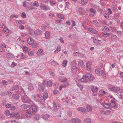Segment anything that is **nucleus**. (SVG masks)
Instances as JSON below:
<instances>
[{
	"instance_id": "obj_1",
	"label": "nucleus",
	"mask_w": 123,
	"mask_h": 123,
	"mask_svg": "<svg viewBox=\"0 0 123 123\" xmlns=\"http://www.w3.org/2000/svg\"><path fill=\"white\" fill-rule=\"evenodd\" d=\"M94 79V77L91 74L87 73L85 75H83L80 81L82 82H86L88 81H92Z\"/></svg>"
},
{
	"instance_id": "obj_2",
	"label": "nucleus",
	"mask_w": 123,
	"mask_h": 123,
	"mask_svg": "<svg viewBox=\"0 0 123 123\" xmlns=\"http://www.w3.org/2000/svg\"><path fill=\"white\" fill-rule=\"evenodd\" d=\"M38 109V106L36 105L33 104L32 105L30 108V110L33 114L35 113L37 111V110Z\"/></svg>"
},
{
	"instance_id": "obj_3",
	"label": "nucleus",
	"mask_w": 123,
	"mask_h": 123,
	"mask_svg": "<svg viewBox=\"0 0 123 123\" xmlns=\"http://www.w3.org/2000/svg\"><path fill=\"white\" fill-rule=\"evenodd\" d=\"M21 99L22 101L24 103H29L30 102L29 98L26 95H25L22 96Z\"/></svg>"
},
{
	"instance_id": "obj_4",
	"label": "nucleus",
	"mask_w": 123,
	"mask_h": 123,
	"mask_svg": "<svg viewBox=\"0 0 123 123\" xmlns=\"http://www.w3.org/2000/svg\"><path fill=\"white\" fill-rule=\"evenodd\" d=\"M40 6L41 9L44 11H48L50 10L48 6L44 5L42 2L40 3Z\"/></svg>"
},
{
	"instance_id": "obj_5",
	"label": "nucleus",
	"mask_w": 123,
	"mask_h": 123,
	"mask_svg": "<svg viewBox=\"0 0 123 123\" xmlns=\"http://www.w3.org/2000/svg\"><path fill=\"white\" fill-rule=\"evenodd\" d=\"M89 11L90 12L89 15L92 17H93L95 13L96 12V11L92 8H91L90 9Z\"/></svg>"
},
{
	"instance_id": "obj_6",
	"label": "nucleus",
	"mask_w": 123,
	"mask_h": 123,
	"mask_svg": "<svg viewBox=\"0 0 123 123\" xmlns=\"http://www.w3.org/2000/svg\"><path fill=\"white\" fill-rule=\"evenodd\" d=\"M19 116V114L17 113H11L10 115L11 117H15L16 118H18Z\"/></svg>"
},
{
	"instance_id": "obj_7",
	"label": "nucleus",
	"mask_w": 123,
	"mask_h": 123,
	"mask_svg": "<svg viewBox=\"0 0 123 123\" xmlns=\"http://www.w3.org/2000/svg\"><path fill=\"white\" fill-rule=\"evenodd\" d=\"M78 110L82 112L85 113H86L87 112L86 109L84 107H80L77 109Z\"/></svg>"
},
{
	"instance_id": "obj_8",
	"label": "nucleus",
	"mask_w": 123,
	"mask_h": 123,
	"mask_svg": "<svg viewBox=\"0 0 123 123\" xmlns=\"http://www.w3.org/2000/svg\"><path fill=\"white\" fill-rule=\"evenodd\" d=\"M72 122L73 123H80L81 121L79 119L74 118L72 119Z\"/></svg>"
},
{
	"instance_id": "obj_9",
	"label": "nucleus",
	"mask_w": 123,
	"mask_h": 123,
	"mask_svg": "<svg viewBox=\"0 0 123 123\" xmlns=\"http://www.w3.org/2000/svg\"><path fill=\"white\" fill-rule=\"evenodd\" d=\"M120 89V88L118 87H113L112 88H111L110 90L111 91L116 92L119 91Z\"/></svg>"
},
{
	"instance_id": "obj_10",
	"label": "nucleus",
	"mask_w": 123,
	"mask_h": 123,
	"mask_svg": "<svg viewBox=\"0 0 123 123\" xmlns=\"http://www.w3.org/2000/svg\"><path fill=\"white\" fill-rule=\"evenodd\" d=\"M91 62L89 61H88L86 64V69L87 70H89L91 68Z\"/></svg>"
},
{
	"instance_id": "obj_11",
	"label": "nucleus",
	"mask_w": 123,
	"mask_h": 123,
	"mask_svg": "<svg viewBox=\"0 0 123 123\" xmlns=\"http://www.w3.org/2000/svg\"><path fill=\"white\" fill-rule=\"evenodd\" d=\"M88 30L89 31H90L91 32L94 34H98V31L95 30L94 29L89 28H88Z\"/></svg>"
},
{
	"instance_id": "obj_12",
	"label": "nucleus",
	"mask_w": 123,
	"mask_h": 123,
	"mask_svg": "<svg viewBox=\"0 0 123 123\" xmlns=\"http://www.w3.org/2000/svg\"><path fill=\"white\" fill-rule=\"evenodd\" d=\"M33 118L37 120H38L40 118V116L38 114H36L33 116Z\"/></svg>"
},
{
	"instance_id": "obj_13",
	"label": "nucleus",
	"mask_w": 123,
	"mask_h": 123,
	"mask_svg": "<svg viewBox=\"0 0 123 123\" xmlns=\"http://www.w3.org/2000/svg\"><path fill=\"white\" fill-rule=\"evenodd\" d=\"M86 108L88 111L90 112H92V106L89 105H87L86 106Z\"/></svg>"
},
{
	"instance_id": "obj_14",
	"label": "nucleus",
	"mask_w": 123,
	"mask_h": 123,
	"mask_svg": "<svg viewBox=\"0 0 123 123\" xmlns=\"http://www.w3.org/2000/svg\"><path fill=\"white\" fill-rule=\"evenodd\" d=\"M91 89L93 92H95L97 90V87L96 86H92L91 88Z\"/></svg>"
},
{
	"instance_id": "obj_15",
	"label": "nucleus",
	"mask_w": 123,
	"mask_h": 123,
	"mask_svg": "<svg viewBox=\"0 0 123 123\" xmlns=\"http://www.w3.org/2000/svg\"><path fill=\"white\" fill-rule=\"evenodd\" d=\"M27 42L29 44H31L33 43L34 41L32 38L29 37L27 39Z\"/></svg>"
},
{
	"instance_id": "obj_16",
	"label": "nucleus",
	"mask_w": 123,
	"mask_h": 123,
	"mask_svg": "<svg viewBox=\"0 0 123 123\" xmlns=\"http://www.w3.org/2000/svg\"><path fill=\"white\" fill-rule=\"evenodd\" d=\"M45 38L47 39H48L50 37V33L48 31H46L45 33Z\"/></svg>"
},
{
	"instance_id": "obj_17",
	"label": "nucleus",
	"mask_w": 123,
	"mask_h": 123,
	"mask_svg": "<svg viewBox=\"0 0 123 123\" xmlns=\"http://www.w3.org/2000/svg\"><path fill=\"white\" fill-rule=\"evenodd\" d=\"M79 65L81 67L83 68L85 67V65L83 62L81 61H80L78 62Z\"/></svg>"
},
{
	"instance_id": "obj_18",
	"label": "nucleus",
	"mask_w": 123,
	"mask_h": 123,
	"mask_svg": "<svg viewBox=\"0 0 123 123\" xmlns=\"http://www.w3.org/2000/svg\"><path fill=\"white\" fill-rule=\"evenodd\" d=\"M31 114L30 111H28L26 112L25 113V116L27 118H29L31 117Z\"/></svg>"
},
{
	"instance_id": "obj_19",
	"label": "nucleus",
	"mask_w": 123,
	"mask_h": 123,
	"mask_svg": "<svg viewBox=\"0 0 123 123\" xmlns=\"http://www.w3.org/2000/svg\"><path fill=\"white\" fill-rule=\"evenodd\" d=\"M42 33V31L39 30H36L34 32L35 34L37 35H39Z\"/></svg>"
},
{
	"instance_id": "obj_20",
	"label": "nucleus",
	"mask_w": 123,
	"mask_h": 123,
	"mask_svg": "<svg viewBox=\"0 0 123 123\" xmlns=\"http://www.w3.org/2000/svg\"><path fill=\"white\" fill-rule=\"evenodd\" d=\"M45 99L43 97H40L39 98L38 102L41 104H43L44 102Z\"/></svg>"
},
{
	"instance_id": "obj_21",
	"label": "nucleus",
	"mask_w": 123,
	"mask_h": 123,
	"mask_svg": "<svg viewBox=\"0 0 123 123\" xmlns=\"http://www.w3.org/2000/svg\"><path fill=\"white\" fill-rule=\"evenodd\" d=\"M102 31H110V29L108 27L105 26L103 27L102 28Z\"/></svg>"
},
{
	"instance_id": "obj_22",
	"label": "nucleus",
	"mask_w": 123,
	"mask_h": 123,
	"mask_svg": "<svg viewBox=\"0 0 123 123\" xmlns=\"http://www.w3.org/2000/svg\"><path fill=\"white\" fill-rule=\"evenodd\" d=\"M91 120L90 118H86L84 120V123H91Z\"/></svg>"
},
{
	"instance_id": "obj_23",
	"label": "nucleus",
	"mask_w": 123,
	"mask_h": 123,
	"mask_svg": "<svg viewBox=\"0 0 123 123\" xmlns=\"http://www.w3.org/2000/svg\"><path fill=\"white\" fill-rule=\"evenodd\" d=\"M92 23L95 26L98 27L99 26V24L96 20H93L92 21Z\"/></svg>"
},
{
	"instance_id": "obj_24",
	"label": "nucleus",
	"mask_w": 123,
	"mask_h": 123,
	"mask_svg": "<svg viewBox=\"0 0 123 123\" xmlns=\"http://www.w3.org/2000/svg\"><path fill=\"white\" fill-rule=\"evenodd\" d=\"M18 85H14L11 88L12 91L16 90L18 88Z\"/></svg>"
},
{
	"instance_id": "obj_25",
	"label": "nucleus",
	"mask_w": 123,
	"mask_h": 123,
	"mask_svg": "<svg viewBox=\"0 0 123 123\" xmlns=\"http://www.w3.org/2000/svg\"><path fill=\"white\" fill-rule=\"evenodd\" d=\"M29 107V105L26 104H23L21 105V107L24 109H26Z\"/></svg>"
},
{
	"instance_id": "obj_26",
	"label": "nucleus",
	"mask_w": 123,
	"mask_h": 123,
	"mask_svg": "<svg viewBox=\"0 0 123 123\" xmlns=\"http://www.w3.org/2000/svg\"><path fill=\"white\" fill-rule=\"evenodd\" d=\"M87 2V0H81V4L82 5H84L86 4Z\"/></svg>"
},
{
	"instance_id": "obj_27",
	"label": "nucleus",
	"mask_w": 123,
	"mask_h": 123,
	"mask_svg": "<svg viewBox=\"0 0 123 123\" xmlns=\"http://www.w3.org/2000/svg\"><path fill=\"white\" fill-rule=\"evenodd\" d=\"M51 6L55 5V0H51L49 2Z\"/></svg>"
},
{
	"instance_id": "obj_28",
	"label": "nucleus",
	"mask_w": 123,
	"mask_h": 123,
	"mask_svg": "<svg viewBox=\"0 0 123 123\" xmlns=\"http://www.w3.org/2000/svg\"><path fill=\"white\" fill-rule=\"evenodd\" d=\"M77 68L75 66H73L71 69V71L73 72H74L76 71Z\"/></svg>"
},
{
	"instance_id": "obj_29",
	"label": "nucleus",
	"mask_w": 123,
	"mask_h": 123,
	"mask_svg": "<svg viewBox=\"0 0 123 123\" xmlns=\"http://www.w3.org/2000/svg\"><path fill=\"white\" fill-rule=\"evenodd\" d=\"M12 97L14 99H18L19 98V96L18 94H13L12 96Z\"/></svg>"
},
{
	"instance_id": "obj_30",
	"label": "nucleus",
	"mask_w": 123,
	"mask_h": 123,
	"mask_svg": "<svg viewBox=\"0 0 123 123\" xmlns=\"http://www.w3.org/2000/svg\"><path fill=\"white\" fill-rule=\"evenodd\" d=\"M45 87V86H44L42 85H40L39 86V88L41 91H44V88Z\"/></svg>"
},
{
	"instance_id": "obj_31",
	"label": "nucleus",
	"mask_w": 123,
	"mask_h": 123,
	"mask_svg": "<svg viewBox=\"0 0 123 123\" xmlns=\"http://www.w3.org/2000/svg\"><path fill=\"white\" fill-rule=\"evenodd\" d=\"M48 97V93L46 92H44L43 94V98L44 99H46Z\"/></svg>"
},
{
	"instance_id": "obj_32",
	"label": "nucleus",
	"mask_w": 123,
	"mask_h": 123,
	"mask_svg": "<svg viewBox=\"0 0 123 123\" xmlns=\"http://www.w3.org/2000/svg\"><path fill=\"white\" fill-rule=\"evenodd\" d=\"M3 31V32L6 33H9V31L7 27H5L4 28Z\"/></svg>"
},
{
	"instance_id": "obj_33",
	"label": "nucleus",
	"mask_w": 123,
	"mask_h": 123,
	"mask_svg": "<svg viewBox=\"0 0 123 123\" xmlns=\"http://www.w3.org/2000/svg\"><path fill=\"white\" fill-rule=\"evenodd\" d=\"M50 116L49 115L45 114L44 115L43 117V119L46 120Z\"/></svg>"
},
{
	"instance_id": "obj_34",
	"label": "nucleus",
	"mask_w": 123,
	"mask_h": 123,
	"mask_svg": "<svg viewBox=\"0 0 123 123\" xmlns=\"http://www.w3.org/2000/svg\"><path fill=\"white\" fill-rule=\"evenodd\" d=\"M53 108L55 111H56L57 110V107L55 102H54L53 103Z\"/></svg>"
},
{
	"instance_id": "obj_35",
	"label": "nucleus",
	"mask_w": 123,
	"mask_h": 123,
	"mask_svg": "<svg viewBox=\"0 0 123 123\" xmlns=\"http://www.w3.org/2000/svg\"><path fill=\"white\" fill-rule=\"evenodd\" d=\"M109 106H110L112 107H114V109L117 108V106H116V103H109Z\"/></svg>"
},
{
	"instance_id": "obj_36",
	"label": "nucleus",
	"mask_w": 123,
	"mask_h": 123,
	"mask_svg": "<svg viewBox=\"0 0 123 123\" xmlns=\"http://www.w3.org/2000/svg\"><path fill=\"white\" fill-rule=\"evenodd\" d=\"M101 73L102 76L103 77H106V74L104 70H102L101 72Z\"/></svg>"
},
{
	"instance_id": "obj_37",
	"label": "nucleus",
	"mask_w": 123,
	"mask_h": 123,
	"mask_svg": "<svg viewBox=\"0 0 123 123\" xmlns=\"http://www.w3.org/2000/svg\"><path fill=\"white\" fill-rule=\"evenodd\" d=\"M57 16L58 18L62 19H64V17L61 14H57Z\"/></svg>"
},
{
	"instance_id": "obj_38",
	"label": "nucleus",
	"mask_w": 123,
	"mask_h": 123,
	"mask_svg": "<svg viewBox=\"0 0 123 123\" xmlns=\"http://www.w3.org/2000/svg\"><path fill=\"white\" fill-rule=\"evenodd\" d=\"M61 50V47L60 46H59L58 47L56 50L55 51H54V53H57L59 51Z\"/></svg>"
},
{
	"instance_id": "obj_39",
	"label": "nucleus",
	"mask_w": 123,
	"mask_h": 123,
	"mask_svg": "<svg viewBox=\"0 0 123 123\" xmlns=\"http://www.w3.org/2000/svg\"><path fill=\"white\" fill-rule=\"evenodd\" d=\"M43 50L41 49H39L37 51V54L38 55H39L43 52Z\"/></svg>"
},
{
	"instance_id": "obj_40",
	"label": "nucleus",
	"mask_w": 123,
	"mask_h": 123,
	"mask_svg": "<svg viewBox=\"0 0 123 123\" xmlns=\"http://www.w3.org/2000/svg\"><path fill=\"white\" fill-rule=\"evenodd\" d=\"M61 122L62 123H71L68 120L66 119L62 120Z\"/></svg>"
},
{
	"instance_id": "obj_41",
	"label": "nucleus",
	"mask_w": 123,
	"mask_h": 123,
	"mask_svg": "<svg viewBox=\"0 0 123 123\" xmlns=\"http://www.w3.org/2000/svg\"><path fill=\"white\" fill-rule=\"evenodd\" d=\"M38 45L39 44L37 43H34L32 44V46L33 48H36L38 47Z\"/></svg>"
},
{
	"instance_id": "obj_42",
	"label": "nucleus",
	"mask_w": 123,
	"mask_h": 123,
	"mask_svg": "<svg viewBox=\"0 0 123 123\" xmlns=\"http://www.w3.org/2000/svg\"><path fill=\"white\" fill-rule=\"evenodd\" d=\"M47 84L48 86L50 87L52 85V81L50 80L49 81L47 82Z\"/></svg>"
},
{
	"instance_id": "obj_43",
	"label": "nucleus",
	"mask_w": 123,
	"mask_h": 123,
	"mask_svg": "<svg viewBox=\"0 0 123 123\" xmlns=\"http://www.w3.org/2000/svg\"><path fill=\"white\" fill-rule=\"evenodd\" d=\"M110 104L109 103L108 104L107 103H105L103 105V106L105 108L108 109L109 106Z\"/></svg>"
},
{
	"instance_id": "obj_44",
	"label": "nucleus",
	"mask_w": 123,
	"mask_h": 123,
	"mask_svg": "<svg viewBox=\"0 0 123 123\" xmlns=\"http://www.w3.org/2000/svg\"><path fill=\"white\" fill-rule=\"evenodd\" d=\"M109 35L110 34L109 33L105 32L103 33V36L105 37H108Z\"/></svg>"
},
{
	"instance_id": "obj_45",
	"label": "nucleus",
	"mask_w": 123,
	"mask_h": 123,
	"mask_svg": "<svg viewBox=\"0 0 123 123\" xmlns=\"http://www.w3.org/2000/svg\"><path fill=\"white\" fill-rule=\"evenodd\" d=\"M28 54L30 56H33L34 55V53L32 51L29 50L28 51Z\"/></svg>"
},
{
	"instance_id": "obj_46",
	"label": "nucleus",
	"mask_w": 123,
	"mask_h": 123,
	"mask_svg": "<svg viewBox=\"0 0 123 123\" xmlns=\"http://www.w3.org/2000/svg\"><path fill=\"white\" fill-rule=\"evenodd\" d=\"M60 81L63 82H66L67 81V79L64 78H63L60 80Z\"/></svg>"
},
{
	"instance_id": "obj_47",
	"label": "nucleus",
	"mask_w": 123,
	"mask_h": 123,
	"mask_svg": "<svg viewBox=\"0 0 123 123\" xmlns=\"http://www.w3.org/2000/svg\"><path fill=\"white\" fill-rule=\"evenodd\" d=\"M77 86L79 87L81 90H82L83 88V86L81 85L80 83H78L77 84Z\"/></svg>"
},
{
	"instance_id": "obj_48",
	"label": "nucleus",
	"mask_w": 123,
	"mask_h": 123,
	"mask_svg": "<svg viewBox=\"0 0 123 123\" xmlns=\"http://www.w3.org/2000/svg\"><path fill=\"white\" fill-rule=\"evenodd\" d=\"M10 114V111L8 110H6L5 112V114L6 116H8Z\"/></svg>"
},
{
	"instance_id": "obj_49",
	"label": "nucleus",
	"mask_w": 123,
	"mask_h": 123,
	"mask_svg": "<svg viewBox=\"0 0 123 123\" xmlns=\"http://www.w3.org/2000/svg\"><path fill=\"white\" fill-rule=\"evenodd\" d=\"M33 5L34 6H36L37 7H38L39 5L38 3L36 1H35L34 2Z\"/></svg>"
},
{
	"instance_id": "obj_50",
	"label": "nucleus",
	"mask_w": 123,
	"mask_h": 123,
	"mask_svg": "<svg viewBox=\"0 0 123 123\" xmlns=\"http://www.w3.org/2000/svg\"><path fill=\"white\" fill-rule=\"evenodd\" d=\"M67 61L65 60L63 61L62 65L63 66L65 67L67 63Z\"/></svg>"
},
{
	"instance_id": "obj_51",
	"label": "nucleus",
	"mask_w": 123,
	"mask_h": 123,
	"mask_svg": "<svg viewBox=\"0 0 123 123\" xmlns=\"http://www.w3.org/2000/svg\"><path fill=\"white\" fill-rule=\"evenodd\" d=\"M33 85L31 84H30L28 87V89L31 90H32L33 89Z\"/></svg>"
},
{
	"instance_id": "obj_52",
	"label": "nucleus",
	"mask_w": 123,
	"mask_h": 123,
	"mask_svg": "<svg viewBox=\"0 0 123 123\" xmlns=\"http://www.w3.org/2000/svg\"><path fill=\"white\" fill-rule=\"evenodd\" d=\"M47 27L46 25H43L41 26V29L42 30H45Z\"/></svg>"
},
{
	"instance_id": "obj_53",
	"label": "nucleus",
	"mask_w": 123,
	"mask_h": 123,
	"mask_svg": "<svg viewBox=\"0 0 123 123\" xmlns=\"http://www.w3.org/2000/svg\"><path fill=\"white\" fill-rule=\"evenodd\" d=\"M0 47L2 48H6V45L4 44L1 43H0Z\"/></svg>"
},
{
	"instance_id": "obj_54",
	"label": "nucleus",
	"mask_w": 123,
	"mask_h": 123,
	"mask_svg": "<svg viewBox=\"0 0 123 123\" xmlns=\"http://www.w3.org/2000/svg\"><path fill=\"white\" fill-rule=\"evenodd\" d=\"M104 16L105 18L107 19L109 17L108 14L107 13H106L104 14Z\"/></svg>"
},
{
	"instance_id": "obj_55",
	"label": "nucleus",
	"mask_w": 123,
	"mask_h": 123,
	"mask_svg": "<svg viewBox=\"0 0 123 123\" xmlns=\"http://www.w3.org/2000/svg\"><path fill=\"white\" fill-rule=\"evenodd\" d=\"M14 23L16 26H18V25L20 24L19 20H17Z\"/></svg>"
},
{
	"instance_id": "obj_56",
	"label": "nucleus",
	"mask_w": 123,
	"mask_h": 123,
	"mask_svg": "<svg viewBox=\"0 0 123 123\" xmlns=\"http://www.w3.org/2000/svg\"><path fill=\"white\" fill-rule=\"evenodd\" d=\"M10 108V110L12 111H14L16 109V107L15 106H12V105Z\"/></svg>"
},
{
	"instance_id": "obj_57",
	"label": "nucleus",
	"mask_w": 123,
	"mask_h": 123,
	"mask_svg": "<svg viewBox=\"0 0 123 123\" xmlns=\"http://www.w3.org/2000/svg\"><path fill=\"white\" fill-rule=\"evenodd\" d=\"M6 105L5 107L7 108H10L12 105L9 103L6 104Z\"/></svg>"
},
{
	"instance_id": "obj_58",
	"label": "nucleus",
	"mask_w": 123,
	"mask_h": 123,
	"mask_svg": "<svg viewBox=\"0 0 123 123\" xmlns=\"http://www.w3.org/2000/svg\"><path fill=\"white\" fill-rule=\"evenodd\" d=\"M21 16L22 18H25L26 17V15L25 13H22L21 15Z\"/></svg>"
},
{
	"instance_id": "obj_59",
	"label": "nucleus",
	"mask_w": 123,
	"mask_h": 123,
	"mask_svg": "<svg viewBox=\"0 0 123 123\" xmlns=\"http://www.w3.org/2000/svg\"><path fill=\"white\" fill-rule=\"evenodd\" d=\"M79 13L81 15H83L84 13L83 12L82 9H80L79 11Z\"/></svg>"
},
{
	"instance_id": "obj_60",
	"label": "nucleus",
	"mask_w": 123,
	"mask_h": 123,
	"mask_svg": "<svg viewBox=\"0 0 123 123\" xmlns=\"http://www.w3.org/2000/svg\"><path fill=\"white\" fill-rule=\"evenodd\" d=\"M19 24H24L25 23V22L23 20H19Z\"/></svg>"
},
{
	"instance_id": "obj_61",
	"label": "nucleus",
	"mask_w": 123,
	"mask_h": 123,
	"mask_svg": "<svg viewBox=\"0 0 123 123\" xmlns=\"http://www.w3.org/2000/svg\"><path fill=\"white\" fill-rule=\"evenodd\" d=\"M111 112V111L109 110H107L105 111V114L106 115H109Z\"/></svg>"
},
{
	"instance_id": "obj_62",
	"label": "nucleus",
	"mask_w": 123,
	"mask_h": 123,
	"mask_svg": "<svg viewBox=\"0 0 123 123\" xmlns=\"http://www.w3.org/2000/svg\"><path fill=\"white\" fill-rule=\"evenodd\" d=\"M17 63L14 62H13L12 63L11 65V67H14L16 65Z\"/></svg>"
},
{
	"instance_id": "obj_63",
	"label": "nucleus",
	"mask_w": 123,
	"mask_h": 123,
	"mask_svg": "<svg viewBox=\"0 0 123 123\" xmlns=\"http://www.w3.org/2000/svg\"><path fill=\"white\" fill-rule=\"evenodd\" d=\"M95 72L98 75L99 74H100V71L98 69H96Z\"/></svg>"
},
{
	"instance_id": "obj_64",
	"label": "nucleus",
	"mask_w": 123,
	"mask_h": 123,
	"mask_svg": "<svg viewBox=\"0 0 123 123\" xmlns=\"http://www.w3.org/2000/svg\"><path fill=\"white\" fill-rule=\"evenodd\" d=\"M110 28L113 31H116V28L115 27L111 26L110 27Z\"/></svg>"
}]
</instances>
